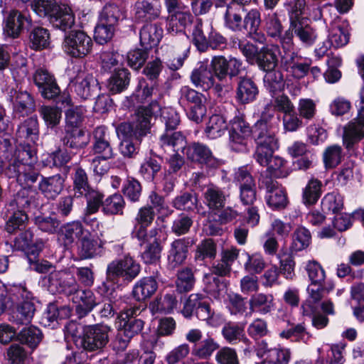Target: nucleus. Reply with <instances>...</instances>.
Listing matches in <instances>:
<instances>
[{"label":"nucleus","instance_id":"1","mask_svg":"<svg viewBox=\"0 0 364 364\" xmlns=\"http://www.w3.org/2000/svg\"><path fill=\"white\" fill-rule=\"evenodd\" d=\"M159 109L156 102L148 107H139L132 122L121 123L117 132L122 137L119 152L125 158H134L138 154L142 137L149 132L154 112Z\"/></svg>","mask_w":364,"mask_h":364},{"label":"nucleus","instance_id":"2","mask_svg":"<svg viewBox=\"0 0 364 364\" xmlns=\"http://www.w3.org/2000/svg\"><path fill=\"white\" fill-rule=\"evenodd\" d=\"M251 0H214L218 14L221 15L225 28L232 31L242 30L243 15L247 12L246 6Z\"/></svg>","mask_w":364,"mask_h":364},{"label":"nucleus","instance_id":"3","mask_svg":"<svg viewBox=\"0 0 364 364\" xmlns=\"http://www.w3.org/2000/svg\"><path fill=\"white\" fill-rule=\"evenodd\" d=\"M110 331V327L105 324L84 326L76 344L87 352L102 351L109 343Z\"/></svg>","mask_w":364,"mask_h":364},{"label":"nucleus","instance_id":"4","mask_svg":"<svg viewBox=\"0 0 364 364\" xmlns=\"http://www.w3.org/2000/svg\"><path fill=\"white\" fill-rule=\"evenodd\" d=\"M178 100L182 107L188 108L187 116L191 120L196 123L202 122L206 114V100L202 93L189 86H183L179 90Z\"/></svg>","mask_w":364,"mask_h":364},{"label":"nucleus","instance_id":"5","mask_svg":"<svg viewBox=\"0 0 364 364\" xmlns=\"http://www.w3.org/2000/svg\"><path fill=\"white\" fill-rule=\"evenodd\" d=\"M296 36L305 46H311L317 38L315 29L310 25L301 21H294L289 23L282 38H281V47L282 49H289L294 47L293 38Z\"/></svg>","mask_w":364,"mask_h":364},{"label":"nucleus","instance_id":"6","mask_svg":"<svg viewBox=\"0 0 364 364\" xmlns=\"http://www.w3.org/2000/svg\"><path fill=\"white\" fill-rule=\"evenodd\" d=\"M92 38L82 31H73L66 35L63 42V49L68 55L82 58L89 55L92 49Z\"/></svg>","mask_w":364,"mask_h":364},{"label":"nucleus","instance_id":"7","mask_svg":"<svg viewBox=\"0 0 364 364\" xmlns=\"http://www.w3.org/2000/svg\"><path fill=\"white\" fill-rule=\"evenodd\" d=\"M210 66L214 78L216 77L220 82H226L228 78L231 80L243 70L242 61L231 56L228 58L223 55L214 56Z\"/></svg>","mask_w":364,"mask_h":364},{"label":"nucleus","instance_id":"8","mask_svg":"<svg viewBox=\"0 0 364 364\" xmlns=\"http://www.w3.org/2000/svg\"><path fill=\"white\" fill-rule=\"evenodd\" d=\"M140 270L139 264L132 257L126 256L108 264L106 274L109 279L122 278L124 281L130 282L139 275Z\"/></svg>","mask_w":364,"mask_h":364},{"label":"nucleus","instance_id":"9","mask_svg":"<svg viewBox=\"0 0 364 364\" xmlns=\"http://www.w3.org/2000/svg\"><path fill=\"white\" fill-rule=\"evenodd\" d=\"M234 181L239 186V198L242 205H254L257 200V186L246 166L240 167L235 171Z\"/></svg>","mask_w":364,"mask_h":364},{"label":"nucleus","instance_id":"10","mask_svg":"<svg viewBox=\"0 0 364 364\" xmlns=\"http://www.w3.org/2000/svg\"><path fill=\"white\" fill-rule=\"evenodd\" d=\"M154 217L155 213L149 205L140 208L135 216L132 235L141 242V245L150 241L157 233L156 228L147 230V228L153 223Z\"/></svg>","mask_w":364,"mask_h":364},{"label":"nucleus","instance_id":"11","mask_svg":"<svg viewBox=\"0 0 364 364\" xmlns=\"http://www.w3.org/2000/svg\"><path fill=\"white\" fill-rule=\"evenodd\" d=\"M34 161V154L31 149H18L4 164V173L9 178H15L17 181L20 175L26 171L28 163Z\"/></svg>","mask_w":364,"mask_h":364},{"label":"nucleus","instance_id":"12","mask_svg":"<svg viewBox=\"0 0 364 364\" xmlns=\"http://www.w3.org/2000/svg\"><path fill=\"white\" fill-rule=\"evenodd\" d=\"M49 287L68 296L76 292L79 287L73 274L66 270L54 271L48 275Z\"/></svg>","mask_w":364,"mask_h":364},{"label":"nucleus","instance_id":"13","mask_svg":"<svg viewBox=\"0 0 364 364\" xmlns=\"http://www.w3.org/2000/svg\"><path fill=\"white\" fill-rule=\"evenodd\" d=\"M31 23V19L27 14L13 9L5 17L4 31L8 36L16 38Z\"/></svg>","mask_w":364,"mask_h":364},{"label":"nucleus","instance_id":"14","mask_svg":"<svg viewBox=\"0 0 364 364\" xmlns=\"http://www.w3.org/2000/svg\"><path fill=\"white\" fill-rule=\"evenodd\" d=\"M33 80L43 98L52 100L58 96L60 87L54 76L47 70L38 69L33 75Z\"/></svg>","mask_w":364,"mask_h":364},{"label":"nucleus","instance_id":"15","mask_svg":"<svg viewBox=\"0 0 364 364\" xmlns=\"http://www.w3.org/2000/svg\"><path fill=\"white\" fill-rule=\"evenodd\" d=\"M184 151L189 159L204 164L208 167L215 168L221 164L220 161L213 156L210 149L203 144L193 143L186 147Z\"/></svg>","mask_w":364,"mask_h":364},{"label":"nucleus","instance_id":"16","mask_svg":"<svg viewBox=\"0 0 364 364\" xmlns=\"http://www.w3.org/2000/svg\"><path fill=\"white\" fill-rule=\"evenodd\" d=\"M9 100L13 105L14 112L19 117L28 115L35 110V100L27 91L11 89L9 92Z\"/></svg>","mask_w":364,"mask_h":364},{"label":"nucleus","instance_id":"17","mask_svg":"<svg viewBox=\"0 0 364 364\" xmlns=\"http://www.w3.org/2000/svg\"><path fill=\"white\" fill-rule=\"evenodd\" d=\"M364 139V117L357 115L343 127V144L347 149Z\"/></svg>","mask_w":364,"mask_h":364},{"label":"nucleus","instance_id":"18","mask_svg":"<svg viewBox=\"0 0 364 364\" xmlns=\"http://www.w3.org/2000/svg\"><path fill=\"white\" fill-rule=\"evenodd\" d=\"M203 203L208 209L216 213L225 208L229 195L220 187L210 183L203 192Z\"/></svg>","mask_w":364,"mask_h":364},{"label":"nucleus","instance_id":"19","mask_svg":"<svg viewBox=\"0 0 364 364\" xmlns=\"http://www.w3.org/2000/svg\"><path fill=\"white\" fill-rule=\"evenodd\" d=\"M191 245L189 238L176 239L171 243L167 256L170 268L175 269L185 262Z\"/></svg>","mask_w":364,"mask_h":364},{"label":"nucleus","instance_id":"20","mask_svg":"<svg viewBox=\"0 0 364 364\" xmlns=\"http://www.w3.org/2000/svg\"><path fill=\"white\" fill-rule=\"evenodd\" d=\"M38 193L33 191L23 188L7 202L5 205L8 211L22 210L25 212L31 208L38 205Z\"/></svg>","mask_w":364,"mask_h":364},{"label":"nucleus","instance_id":"21","mask_svg":"<svg viewBox=\"0 0 364 364\" xmlns=\"http://www.w3.org/2000/svg\"><path fill=\"white\" fill-rule=\"evenodd\" d=\"M267 190L266 200L267 205L273 209L284 208L287 203V196L284 188L278 183L270 178L262 179Z\"/></svg>","mask_w":364,"mask_h":364},{"label":"nucleus","instance_id":"22","mask_svg":"<svg viewBox=\"0 0 364 364\" xmlns=\"http://www.w3.org/2000/svg\"><path fill=\"white\" fill-rule=\"evenodd\" d=\"M280 54L279 45L267 44L259 49L255 63L263 71L276 68L279 62L278 56Z\"/></svg>","mask_w":364,"mask_h":364},{"label":"nucleus","instance_id":"23","mask_svg":"<svg viewBox=\"0 0 364 364\" xmlns=\"http://www.w3.org/2000/svg\"><path fill=\"white\" fill-rule=\"evenodd\" d=\"M93 137L92 151L94 154H102L105 159H112L114 152L109 143L107 129L104 126L96 127L93 132Z\"/></svg>","mask_w":364,"mask_h":364},{"label":"nucleus","instance_id":"24","mask_svg":"<svg viewBox=\"0 0 364 364\" xmlns=\"http://www.w3.org/2000/svg\"><path fill=\"white\" fill-rule=\"evenodd\" d=\"M221 333L228 343L235 345L242 342L246 346L245 351H250L251 341L246 336L242 325L232 322L227 323L223 327Z\"/></svg>","mask_w":364,"mask_h":364},{"label":"nucleus","instance_id":"25","mask_svg":"<svg viewBox=\"0 0 364 364\" xmlns=\"http://www.w3.org/2000/svg\"><path fill=\"white\" fill-rule=\"evenodd\" d=\"M71 299L73 303L76 304V312L79 317H82L91 311L97 305L95 296L90 290H82L79 287L75 292Z\"/></svg>","mask_w":364,"mask_h":364},{"label":"nucleus","instance_id":"26","mask_svg":"<svg viewBox=\"0 0 364 364\" xmlns=\"http://www.w3.org/2000/svg\"><path fill=\"white\" fill-rule=\"evenodd\" d=\"M259 90L255 82L250 77H241L237 82L236 100L242 105L253 102Z\"/></svg>","mask_w":364,"mask_h":364},{"label":"nucleus","instance_id":"27","mask_svg":"<svg viewBox=\"0 0 364 364\" xmlns=\"http://www.w3.org/2000/svg\"><path fill=\"white\" fill-rule=\"evenodd\" d=\"M135 16L140 21H152L157 18L161 13L159 0H143L135 4Z\"/></svg>","mask_w":364,"mask_h":364},{"label":"nucleus","instance_id":"28","mask_svg":"<svg viewBox=\"0 0 364 364\" xmlns=\"http://www.w3.org/2000/svg\"><path fill=\"white\" fill-rule=\"evenodd\" d=\"M16 136L28 144H35L39 138V124L36 117H29L18 127Z\"/></svg>","mask_w":364,"mask_h":364},{"label":"nucleus","instance_id":"29","mask_svg":"<svg viewBox=\"0 0 364 364\" xmlns=\"http://www.w3.org/2000/svg\"><path fill=\"white\" fill-rule=\"evenodd\" d=\"M49 21L54 28L65 31L74 26L75 16L69 6L61 5L57 8Z\"/></svg>","mask_w":364,"mask_h":364},{"label":"nucleus","instance_id":"30","mask_svg":"<svg viewBox=\"0 0 364 364\" xmlns=\"http://www.w3.org/2000/svg\"><path fill=\"white\" fill-rule=\"evenodd\" d=\"M64 179L60 174L49 177H42L38 183V188L48 199H55L63 189Z\"/></svg>","mask_w":364,"mask_h":364},{"label":"nucleus","instance_id":"31","mask_svg":"<svg viewBox=\"0 0 364 364\" xmlns=\"http://www.w3.org/2000/svg\"><path fill=\"white\" fill-rule=\"evenodd\" d=\"M85 233H88L82 224L79 221H73L66 223L60 228L59 240L65 247L71 245L75 240H81Z\"/></svg>","mask_w":364,"mask_h":364},{"label":"nucleus","instance_id":"32","mask_svg":"<svg viewBox=\"0 0 364 364\" xmlns=\"http://www.w3.org/2000/svg\"><path fill=\"white\" fill-rule=\"evenodd\" d=\"M163 36V29L156 23H147L140 31V43L149 50L157 46Z\"/></svg>","mask_w":364,"mask_h":364},{"label":"nucleus","instance_id":"33","mask_svg":"<svg viewBox=\"0 0 364 364\" xmlns=\"http://www.w3.org/2000/svg\"><path fill=\"white\" fill-rule=\"evenodd\" d=\"M190 77L193 85L203 90H208L214 85L213 75L203 63L192 71Z\"/></svg>","mask_w":364,"mask_h":364},{"label":"nucleus","instance_id":"34","mask_svg":"<svg viewBox=\"0 0 364 364\" xmlns=\"http://www.w3.org/2000/svg\"><path fill=\"white\" fill-rule=\"evenodd\" d=\"M193 17L188 9L167 16V31L172 34L182 33L190 26Z\"/></svg>","mask_w":364,"mask_h":364},{"label":"nucleus","instance_id":"35","mask_svg":"<svg viewBox=\"0 0 364 364\" xmlns=\"http://www.w3.org/2000/svg\"><path fill=\"white\" fill-rule=\"evenodd\" d=\"M178 300L174 292L161 294L149 304V309L153 314H171L176 309Z\"/></svg>","mask_w":364,"mask_h":364},{"label":"nucleus","instance_id":"36","mask_svg":"<svg viewBox=\"0 0 364 364\" xmlns=\"http://www.w3.org/2000/svg\"><path fill=\"white\" fill-rule=\"evenodd\" d=\"M74 86L76 94L86 100L96 93L97 80L90 74H82L77 77Z\"/></svg>","mask_w":364,"mask_h":364},{"label":"nucleus","instance_id":"37","mask_svg":"<svg viewBox=\"0 0 364 364\" xmlns=\"http://www.w3.org/2000/svg\"><path fill=\"white\" fill-rule=\"evenodd\" d=\"M158 283L154 277H144L138 281L133 289V296L139 301L150 298L157 290Z\"/></svg>","mask_w":364,"mask_h":364},{"label":"nucleus","instance_id":"38","mask_svg":"<svg viewBox=\"0 0 364 364\" xmlns=\"http://www.w3.org/2000/svg\"><path fill=\"white\" fill-rule=\"evenodd\" d=\"M250 311L264 315L270 313L274 307V296L272 294L257 293L249 300Z\"/></svg>","mask_w":364,"mask_h":364},{"label":"nucleus","instance_id":"39","mask_svg":"<svg viewBox=\"0 0 364 364\" xmlns=\"http://www.w3.org/2000/svg\"><path fill=\"white\" fill-rule=\"evenodd\" d=\"M63 143L70 149H81L88 144L89 137L81 129L65 128V135L63 138Z\"/></svg>","mask_w":364,"mask_h":364},{"label":"nucleus","instance_id":"40","mask_svg":"<svg viewBox=\"0 0 364 364\" xmlns=\"http://www.w3.org/2000/svg\"><path fill=\"white\" fill-rule=\"evenodd\" d=\"M185 137L180 132L165 131L160 137V145L165 151H173L176 153L179 150L185 151Z\"/></svg>","mask_w":364,"mask_h":364},{"label":"nucleus","instance_id":"41","mask_svg":"<svg viewBox=\"0 0 364 364\" xmlns=\"http://www.w3.org/2000/svg\"><path fill=\"white\" fill-rule=\"evenodd\" d=\"M105 242L98 243L96 240L84 235L78 247L79 255L83 259H90L96 256L102 255L103 253V245Z\"/></svg>","mask_w":364,"mask_h":364},{"label":"nucleus","instance_id":"42","mask_svg":"<svg viewBox=\"0 0 364 364\" xmlns=\"http://www.w3.org/2000/svg\"><path fill=\"white\" fill-rule=\"evenodd\" d=\"M277 129L252 127V137L256 145L267 146H278V140L276 137Z\"/></svg>","mask_w":364,"mask_h":364},{"label":"nucleus","instance_id":"43","mask_svg":"<svg viewBox=\"0 0 364 364\" xmlns=\"http://www.w3.org/2000/svg\"><path fill=\"white\" fill-rule=\"evenodd\" d=\"M17 340L22 344L34 350L43 339L41 331L33 326L25 327L17 333Z\"/></svg>","mask_w":364,"mask_h":364},{"label":"nucleus","instance_id":"44","mask_svg":"<svg viewBox=\"0 0 364 364\" xmlns=\"http://www.w3.org/2000/svg\"><path fill=\"white\" fill-rule=\"evenodd\" d=\"M264 28L269 37L279 39L281 43L284 28L277 13L270 11L264 15Z\"/></svg>","mask_w":364,"mask_h":364},{"label":"nucleus","instance_id":"45","mask_svg":"<svg viewBox=\"0 0 364 364\" xmlns=\"http://www.w3.org/2000/svg\"><path fill=\"white\" fill-rule=\"evenodd\" d=\"M219 348L218 343L213 338L208 336L201 341L198 345L194 346L191 353L198 359L206 360L210 358Z\"/></svg>","mask_w":364,"mask_h":364},{"label":"nucleus","instance_id":"46","mask_svg":"<svg viewBox=\"0 0 364 364\" xmlns=\"http://www.w3.org/2000/svg\"><path fill=\"white\" fill-rule=\"evenodd\" d=\"M129 73L127 69H118L110 77L108 82L109 90L112 94H117L124 90L130 80Z\"/></svg>","mask_w":364,"mask_h":364},{"label":"nucleus","instance_id":"47","mask_svg":"<svg viewBox=\"0 0 364 364\" xmlns=\"http://www.w3.org/2000/svg\"><path fill=\"white\" fill-rule=\"evenodd\" d=\"M304 269L308 278L313 285L324 284L326 279V274L321 264L314 260H309L306 262Z\"/></svg>","mask_w":364,"mask_h":364},{"label":"nucleus","instance_id":"48","mask_svg":"<svg viewBox=\"0 0 364 364\" xmlns=\"http://www.w3.org/2000/svg\"><path fill=\"white\" fill-rule=\"evenodd\" d=\"M83 196H85L87 200L84 221L88 223L87 217L97 213L100 206L103 207L104 195L99 191L91 188L83 193Z\"/></svg>","mask_w":364,"mask_h":364},{"label":"nucleus","instance_id":"49","mask_svg":"<svg viewBox=\"0 0 364 364\" xmlns=\"http://www.w3.org/2000/svg\"><path fill=\"white\" fill-rule=\"evenodd\" d=\"M264 71L266 73L263 79L264 85L269 92L275 93L282 90L284 84L282 71L276 68Z\"/></svg>","mask_w":364,"mask_h":364},{"label":"nucleus","instance_id":"50","mask_svg":"<svg viewBox=\"0 0 364 364\" xmlns=\"http://www.w3.org/2000/svg\"><path fill=\"white\" fill-rule=\"evenodd\" d=\"M322 183L316 179L311 178L303 190L302 200L305 205L315 204L321 196Z\"/></svg>","mask_w":364,"mask_h":364},{"label":"nucleus","instance_id":"51","mask_svg":"<svg viewBox=\"0 0 364 364\" xmlns=\"http://www.w3.org/2000/svg\"><path fill=\"white\" fill-rule=\"evenodd\" d=\"M217 254V245L213 239L202 240L198 245L195 252L196 261L215 259Z\"/></svg>","mask_w":364,"mask_h":364},{"label":"nucleus","instance_id":"52","mask_svg":"<svg viewBox=\"0 0 364 364\" xmlns=\"http://www.w3.org/2000/svg\"><path fill=\"white\" fill-rule=\"evenodd\" d=\"M31 48L38 50L46 48L50 44V34L47 29L36 27L30 33Z\"/></svg>","mask_w":364,"mask_h":364},{"label":"nucleus","instance_id":"53","mask_svg":"<svg viewBox=\"0 0 364 364\" xmlns=\"http://www.w3.org/2000/svg\"><path fill=\"white\" fill-rule=\"evenodd\" d=\"M38 112L48 128L53 129L59 124L62 117L60 108L56 106L43 105Z\"/></svg>","mask_w":364,"mask_h":364},{"label":"nucleus","instance_id":"54","mask_svg":"<svg viewBox=\"0 0 364 364\" xmlns=\"http://www.w3.org/2000/svg\"><path fill=\"white\" fill-rule=\"evenodd\" d=\"M300 117L306 123L313 121L317 114V104L311 98H301L297 105Z\"/></svg>","mask_w":364,"mask_h":364},{"label":"nucleus","instance_id":"55","mask_svg":"<svg viewBox=\"0 0 364 364\" xmlns=\"http://www.w3.org/2000/svg\"><path fill=\"white\" fill-rule=\"evenodd\" d=\"M227 129L225 119L218 114L210 117L205 128V134L210 139H216L223 134Z\"/></svg>","mask_w":364,"mask_h":364},{"label":"nucleus","instance_id":"56","mask_svg":"<svg viewBox=\"0 0 364 364\" xmlns=\"http://www.w3.org/2000/svg\"><path fill=\"white\" fill-rule=\"evenodd\" d=\"M321 208L325 213L338 214L343 208V198L338 193H327L321 200Z\"/></svg>","mask_w":364,"mask_h":364},{"label":"nucleus","instance_id":"57","mask_svg":"<svg viewBox=\"0 0 364 364\" xmlns=\"http://www.w3.org/2000/svg\"><path fill=\"white\" fill-rule=\"evenodd\" d=\"M193 272L190 267H184L178 272L176 281V289L180 293L191 291L195 284Z\"/></svg>","mask_w":364,"mask_h":364},{"label":"nucleus","instance_id":"58","mask_svg":"<svg viewBox=\"0 0 364 364\" xmlns=\"http://www.w3.org/2000/svg\"><path fill=\"white\" fill-rule=\"evenodd\" d=\"M125 201L122 195L114 193L107 198L103 202V212L106 215L123 214Z\"/></svg>","mask_w":364,"mask_h":364},{"label":"nucleus","instance_id":"59","mask_svg":"<svg viewBox=\"0 0 364 364\" xmlns=\"http://www.w3.org/2000/svg\"><path fill=\"white\" fill-rule=\"evenodd\" d=\"M287 161L278 156H273L265 166H267V173L271 177L284 178L289 175Z\"/></svg>","mask_w":364,"mask_h":364},{"label":"nucleus","instance_id":"60","mask_svg":"<svg viewBox=\"0 0 364 364\" xmlns=\"http://www.w3.org/2000/svg\"><path fill=\"white\" fill-rule=\"evenodd\" d=\"M343 159V149L339 145H331L328 146L323 154V160L326 168H336L341 164Z\"/></svg>","mask_w":364,"mask_h":364},{"label":"nucleus","instance_id":"61","mask_svg":"<svg viewBox=\"0 0 364 364\" xmlns=\"http://www.w3.org/2000/svg\"><path fill=\"white\" fill-rule=\"evenodd\" d=\"M141 253V259L146 264H154L161 258L162 247L158 239L152 237Z\"/></svg>","mask_w":364,"mask_h":364},{"label":"nucleus","instance_id":"62","mask_svg":"<svg viewBox=\"0 0 364 364\" xmlns=\"http://www.w3.org/2000/svg\"><path fill=\"white\" fill-rule=\"evenodd\" d=\"M311 240V235L309 230L299 227L293 234L291 250L294 252L301 251L309 245Z\"/></svg>","mask_w":364,"mask_h":364},{"label":"nucleus","instance_id":"63","mask_svg":"<svg viewBox=\"0 0 364 364\" xmlns=\"http://www.w3.org/2000/svg\"><path fill=\"white\" fill-rule=\"evenodd\" d=\"M206 300L207 298L202 294H191L184 303L182 314L186 318H191Z\"/></svg>","mask_w":364,"mask_h":364},{"label":"nucleus","instance_id":"64","mask_svg":"<svg viewBox=\"0 0 364 364\" xmlns=\"http://www.w3.org/2000/svg\"><path fill=\"white\" fill-rule=\"evenodd\" d=\"M343 348L338 345L332 346L327 352L326 357L319 356L315 364H343L345 359Z\"/></svg>","mask_w":364,"mask_h":364}]
</instances>
